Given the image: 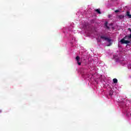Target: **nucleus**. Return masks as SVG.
Returning a JSON list of instances; mask_svg holds the SVG:
<instances>
[{
    "label": "nucleus",
    "mask_w": 131,
    "mask_h": 131,
    "mask_svg": "<svg viewBox=\"0 0 131 131\" xmlns=\"http://www.w3.org/2000/svg\"><path fill=\"white\" fill-rule=\"evenodd\" d=\"M100 38L101 39H104V40H107L108 41V42H111V39H110L109 38L106 37L105 36H101Z\"/></svg>",
    "instance_id": "nucleus-1"
},
{
    "label": "nucleus",
    "mask_w": 131,
    "mask_h": 131,
    "mask_svg": "<svg viewBox=\"0 0 131 131\" xmlns=\"http://www.w3.org/2000/svg\"><path fill=\"white\" fill-rule=\"evenodd\" d=\"M76 60L77 61V63L78 65H79V66L81 65V62H79V60H80V58L79 57V56H77L76 57Z\"/></svg>",
    "instance_id": "nucleus-2"
},
{
    "label": "nucleus",
    "mask_w": 131,
    "mask_h": 131,
    "mask_svg": "<svg viewBox=\"0 0 131 131\" xmlns=\"http://www.w3.org/2000/svg\"><path fill=\"white\" fill-rule=\"evenodd\" d=\"M130 14V13L129 12V11H127L126 15L127 16V17H128V18H131V14Z\"/></svg>",
    "instance_id": "nucleus-3"
},
{
    "label": "nucleus",
    "mask_w": 131,
    "mask_h": 131,
    "mask_svg": "<svg viewBox=\"0 0 131 131\" xmlns=\"http://www.w3.org/2000/svg\"><path fill=\"white\" fill-rule=\"evenodd\" d=\"M104 26L107 28V29H109L110 28L108 26V22L106 21L104 24Z\"/></svg>",
    "instance_id": "nucleus-4"
},
{
    "label": "nucleus",
    "mask_w": 131,
    "mask_h": 131,
    "mask_svg": "<svg viewBox=\"0 0 131 131\" xmlns=\"http://www.w3.org/2000/svg\"><path fill=\"white\" fill-rule=\"evenodd\" d=\"M113 81L114 83H117V82H118V80L116 78L113 79Z\"/></svg>",
    "instance_id": "nucleus-5"
},
{
    "label": "nucleus",
    "mask_w": 131,
    "mask_h": 131,
    "mask_svg": "<svg viewBox=\"0 0 131 131\" xmlns=\"http://www.w3.org/2000/svg\"><path fill=\"white\" fill-rule=\"evenodd\" d=\"M118 18L120 19H123L124 18V15H120L118 16Z\"/></svg>",
    "instance_id": "nucleus-6"
},
{
    "label": "nucleus",
    "mask_w": 131,
    "mask_h": 131,
    "mask_svg": "<svg viewBox=\"0 0 131 131\" xmlns=\"http://www.w3.org/2000/svg\"><path fill=\"white\" fill-rule=\"evenodd\" d=\"M96 12H97V13H98V14H102V13L101 12V11H100V9H96L95 10Z\"/></svg>",
    "instance_id": "nucleus-7"
},
{
    "label": "nucleus",
    "mask_w": 131,
    "mask_h": 131,
    "mask_svg": "<svg viewBox=\"0 0 131 131\" xmlns=\"http://www.w3.org/2000/svg\"><path fill=\"white\" fill-rule=\"evenodd\" d=\"M128 31H130V35H131V29H130V28H128Z\"/></svg>",
    "instance_id": "nucleus-8"
},
{
    "label": "nucleus",
    "mask_w": 131,
    "mask_h": 131,
    "mask_svg": "<svg viewBox=\"0 0 131 131\" xmlns=\"http://www.w3.org/2000/svg\"><path fill=\"white\" fill-rule=\"evenodd\" d=\"M112 95H113V92L112 91V92L110 93V96H112Z\"/></svg>",
    "instance_id": "nucleus-9"
},
{
    "label": "nucleus",
    "mask_w": 131,
    "mask_h": 131,
    "mask_svg": "<svg viewBox=\"0 0 131 131\" xmlns=\"http://www.w3.org/2000/svg\"><path fill=\"white\" fill-rule=\"evenodd\" d=\"M118 12H119V10H118L115 11V13H118Z\"/></svg>",
    "instance_id": "nucleus-10"
},
{
    "label": "nucleus",
    "mask_w": 131,
    "mask_h": 131,
    "mask_svg": "<svg viewBox=\"0 0 131 131\" xmlns=\"http://www.w3.org/2000/svg\"><path fill=\"white\" fill-rule=\"evenodd\" d=\"M0 113H2V111H0Z\"/></svg>",
    "instance_id": "nucleus-11"
}]
</instances>
